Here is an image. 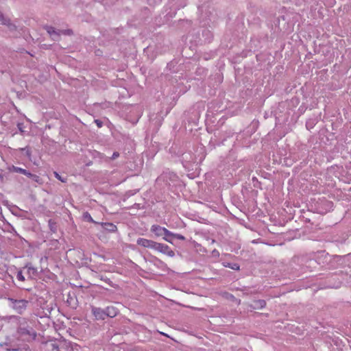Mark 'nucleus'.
<instances>
[{"instance_id":"11","label":"nucleus","mask_w":351,"mask_h":351,"mask_svg":"<svg viewBox=\"0 0 351 351\" xmlns=\"http://www.w3.org/2000/svg\"><path fill=\"white\" fill-rule=\"evenodd\" d=\"M266 305V302L265 300H259L254 302V304H252V306L254 309L262 308Z\"/></svg>"},{"instance_id":"7","label":"nucleus","mask_w":351,"mask_h":351,"mask_svg":"<svg viewBox=\"0 0 351 351\" xmlns=\"http://www.w3.org/2000/svg\"><path fill=\"white\" fill-rule=\"evenodd\" d=\"M9 169H10V171H13V172H15V173H19L23 174V175L29 177V178H38L36 176L33 175L32 173H31L30 172H29L26 169H22L21 167H16V166H14V165H12Z\"/></svg>"},{"instance_id":"1","label":"nucleus","mask_w":351,"mask_h":351,"mask_svg":"<svg viewBox=\"0 0 351 351\" xmlns=\"http://www.w3.org/2000/svg\"><path fill=\"white\" fill-rule=\"evenodd\" d=\"M18 333L21 337L26 341L34 340L37 336L36 332L28 326L26 321L21 323L18 329Z\"/></svg>"},{"instance_id":"3","label":"nucleus","mask_w":351,"mask_h":351,"mask_svg":"<svg viewBox=\"0 0 351 351\" xmlns=\"http://www.w3.org/2000/svg\"><path fill=\"white\" fill-rule=\"evenodd\" d=\"M9 300L12 302V307L13 309H14L19 314H22L25 311L29 303L26 300Z\"/></svg>"},{"instance_id":"18","label":"nucleus","mask_w":351,"mask_h":351,"mask_svg":"<svg viewBox=\"0 0 351 351\" xmlns=\"http://www.w3.org/2000/svg\"><path fill=\"white\" fill-rule=\"evenodd\" d=\"M95 122H96V123H97L98 127H99V128L101 127V121H99V120H95Z\"/></svg>"},{"instance_id":"16","label":"nucleus","mask_w":351,"mask_h":351,"mask_svg":"<svg viewBox=\"0 0 351 351\" xmlns=\"http://www.w3.org/2000/svg\"><path fill=\"white\" fill-rule=\"evenodd\" d=\"M16 278L20 281H24L25 280V277L23 276V275L21 271L18 272Z\"/></svg>"},{"instance_id":"5","label":"nucleus","mask_w":351,"mask_h":351,"mask_svg":"<svg viewBox=\"0 0 351 351\" xmlns=\"http://www.w3.org/2000/svg\"><path fill=\"white\" fill-rule=\"evenodd\" d=\"M137 244L145 248L154 250L156 242L145 238H138L136 241Z\"/></svg>"},{"instance_id":"4","label":"nucleus","mask_w":351,"mask_h":351,"mask_svg":"<svg viewBox=\"0 0 351 351\" xmlns=\"http://www.w3.org/2000/svg\"><path fill=\"white\" fill-rule=\"evenodd\" d=\"M154 250L170 257L175 256V252L167 245L163 243L156 242Z\"/></svg>"},{"instance_id":"19","label":"nucleus","mask_w":351,"mask_h":351,"mask_svg":"<svg viewBox=\"0 0 351 351\" xmlns=\"http://www.w3.org/2000/svg\"><path fill=\"white\" fill-rule=\"evenodd\" d=\"M231 268L233 269H239V267L237 264H234V266L232 267Z\"/></svg>"},{"instance_id":"14","label":"nucleus","mask_w":351,"mask_h":351,"mask_svg":"<svg viewBox=\"0 0 351 351\" xmlns=\"http://www.w3.org/2000/svg\"><path fill=\"white\" fill-rule=\"evenodd\" d=\"M53 174H54L55 177H56L58 180H59L60 181H61L62 182L65 183V182H66V178H62V177L59 175V173H58V172L54 171V172H53Z\"/></svg>"},{"instance_id":"2","label":"nucleus","mask_w":351,"mask_h":351,"mask_svg":"<svg viewBox=\"0 0 351 351\" xmlns=\"http://www.w3.org/2000/svg\"><path fill=\"white\" fill-rule=\"evenodd\" d=\"M150 230L155 234L156 237L164 236L163 239L170 243H172V241L170 239V235L172 232L167 230L166 228L162 227L158 225H152Z\"/></svg>"},{"instance_id":"20","label":"nucleus","mask_w":351,"mask_h":351,"mask_svg":"<svg viewBox=\"0 0 351 351\" xmlns=\"http://www.w3.org/2000/svg\"><path fill=\"white\" fill-rule=\"evenodd\" d=\"M89 220H90V221H93V219H92V217H90Z\"/></svg>"},{"instance_id":"15","label":"nucleus","mask_w":351,"mask_h":351,"mask_svg":"<svg viewBox=\"0 0 351 351\" xmlns=\"http://www.w3.org/2000/svg\"><path fill=\"white\" fill-rule=\"evenodd\" d=\"M176 238L178 239H180V240H184V237L181 235V234H174L172 232V234L170 235V238Z\"/></svg>"},{"instance_id":"12","label":"nucleus","mask_w":351,"mask_h":351,"mask_svg":"<svg viewBox=\"0 0 351 351\" xmlns=\"http://www.w3.org/2000/svg\"><path fill=\"white\" fill-rule=\"evenodd\" d=\"M103 226L106 230L112 232H116L117 230V226L112 223H103Z\"/></svg>"},{"instance_id":"8","label":"nucleus","mask_w":351,"mask_h":351,"mask_svg":"<svg viewBox=\"0 0 351 351\" xmlns=\"http://www.w3.org/2000/svg\"><path fill=\"white\" fill-rule=\"evenodd\" d=\"M0 22L7 25L11 30L16 29V26L11 23L10 19L5 17L2 13H0Z\"/></svg>"},{"instance_id":"17","label":"nucleus","mask_w":351,"mask_h":351,"mask_svg":"<svg viewBox=\"0 0 351 351\" xmlns=\"http://www.w3.org/2000/svg\"><path fill=\"white\" fill-rule=\"evenodd\" d=\"M119 156V154L117 152H114L112 156V159H115L117 158H118Z\"/></svg>"},{"instance_id":"9","label":"nucleus","mask_w":351,"mask_h":351,"mask_svg":"<svg viewBox=\"0 0 351 351\" xmlns=\"http://www.w3.org/2000/svg\"><path fill=\"white\" fill-rule=\"evenodd\" d=\"M0 22L7 25L11 30L16 29V26L11 23L10 19L5 17L2 13H0Z\"/></svg>"},{"instance_id":"6","label":"nucleus","mask_w":351,"mask_h":351,"mask_svg":"<svg viewBox=\"0 0 351 351\" xmlns=\"http://www.w3.org/2000/svg\"><path fill=\"white\" fill-rule=\"evenodd\" d=\"M92 313L96 319L104 320L106 317L105 309H102V308H98V307H93Z\"/></svg>"},{"instance_id":"10","label":"nucleus","mask_w":351,"mask_h":351,"mask_svg":"<svg viewBox=\"0 0 351 351\" xmlns=\"http://www.w3.org/2000/svg\"><path fill=\"white\" fill-rule=\"evenodd\" d=\"M106 317H114L118 314V309L114 306H108L106 309Z\"/></svg>"},{"instance_id":"13","label":"nucleus","mask_w":351,"mask_h":351,"mask_svg":"<svg viewBox=\"0 0 351 351\" xmlns=\"http://www.w3.org/2000/svg\"><path fill=\"white\" fill-rule=\"evenodd\" d=\"M46 30L53 40H56V37L58 36V34L56 33L53 27H47Z\"/></svg>"}]
</instances>
